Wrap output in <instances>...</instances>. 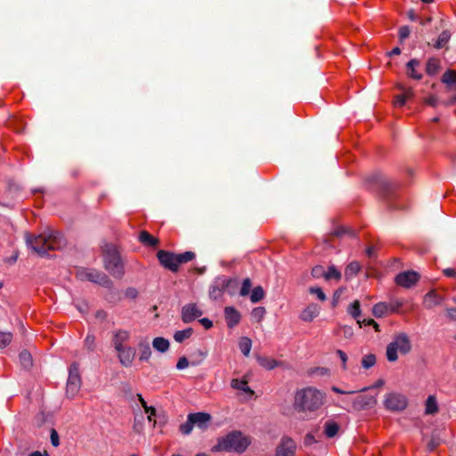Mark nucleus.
Returning <instances> with one entry per match:
<instances>
[{"mask_svg": "<svg viewBox=\"0 0 456 456\" xmlns=\"http://www.w3.org/2000/svg\"><path fill=\"white\" fill-rule=\"evenodd\" d=\"M81 387V379L79 374V367L77 362H73L69 370V378L66 386V394L69 397L73 398L79 392Z\"/></svg>", "mask_w": 456, "mask_h": 456, "instance_id": "6e6552de", "label": "nucleus"}, {"mask_svg": "<svg viewBox=\"0 0 456 456\" xmlns=\"http://www.w3.org/2000/svg\"><path fill=\"white\" fill-rule=\"evenodd\" d=\"M384 406L390 411H402L406 409L408 400L405 395L399 393H388L385 395Z\"/></svg>", "mask_w": 456, "mask_h": 456, "instance_id": "9d476101", "label": "nucleus"}, {"mask_svg": "<svg viewBox=\"0 0 456 456\" xmlns=\"http://www.w3.org/2000/svg\"><path fill=\"white\" fill-rule=\"evenodd\" d=\"M325 401V395L317 388L309 387L296 392L294 408L297 411H315Z\"/></svg>", "mask_w": 456, "mask_h": 456, "instance_id": "f03ea898", "label": "nucleus"}, {"mask_svg": "<svg viewBox=\"0 0 456 456\" xmlns=\"http://www.w3.org/2000/svg\"><path fill=\"white\" fill-rule=\"evenodd\" d=\"M405 102H406L405 96L403 94H399V95L395 96V101H394V104L398 107L403 106L405 104Z\"/></svg>", "mask_w": 456, "mask_h": 456, "instance_id": "680f3d73", "label": "nucleus"}, {"mask_svg": "<svg viewBox=\"0 0 456 456\" xmlns=\"http://www.w3.org/2000/svg\"><path fill=\"white\" fill-rule=\"evenodd\" d=\"M411 30L408 26L401 27L399 29V37L400 40L403 41L406 39L410 36Z\"/></svg>", "mask_w": 456, "mask_h": 456, "instance_id": "6e6d98bb", "label": "nucleus"}, {"mask_svg": "<svg viewBox=\"0 0 456 456\" xmlns=\"http://www.w3.org/2000/svg\"><path fill=\"white\" fill-rule=\"evenodd\" d=\"M251 287H252L251 280L249 278L244 279L242 281V284H241L240 290V295L241 297L248 296L249 294Z\"/></svg>", "mask_w": 456, "mask_h": 456, "instance_id": "a18cd8bd", "label": "nucleus"}, {"mask_svg": "<svg viewBox=\"0 0 456 456\" xmlns=\"http://www.w3.org/2000/svg\"><path fill=\"white\" fill-rule=\"evenodd\" d=\"M50 439H51L52 444L54 447L59 446V444H60L59 435H58L57 431L53 428L51 430Z\"/></svg>", "mask_w": 456, "mask_h": 456, "instance_id": "4d7b16f0", "label": "nucleus"}, {"mask_svg": "<svg viewBox=\"0 0 456 456\" xmlns=\"http://www.w3.org/2000/svg\"><path fill=\"white\" fill-rule=\"evenodd\" d=\"M239 347H240L241 353L245 356H248L249 353H250V350H251V347H252V341H251V339L249 338H248V337L240 338V339L239 341Z\"/></svg>", "mask_w": 456, "mask_h": 456, "instance_id": "f704fd0d", "label": "nucleus"}, {"mask_svg": "<svg viewBox=\"0 0 456 456\" xmlns=\"http://www.w3.org/2000/svg\"><path fill=\"white\" fill-rule=\"evenodd\" d=\"M194 427L193 422L190 419V414L187 416V421L183 423L179 427V430L183 435H189L192 431Z\"/></svg>", "mask_w": 456, "mask_h": 456, "instance_id": "c03bdc74", "label": "nucleus"}, {"mask_svg": "<svg viewBox=\"0 0 456 456\" xmlns=\"http://www.w3.org/2000/svg\"><path fill=\"white\" fill-rule=\"evenodd\" d=\"M224 316L227 326L229 328H233L237 324H239L241 315L234 307L227 306L224 308Z\"/></svg>", "mask_w": 456, "mask_h": 456, "instance_id": "a211bd4d", "label": "nucleus"}, {"mask_svg": "<svg viewBox=\"0 0 456 456\" xmlns=\"http://www.w3.org/2000/svg\"><path fill=\"white\" fill-rule=\"evenodd\" d=\"M320 313V306L316 304H310L301 313L300 318L304 322H312Z\"/></svg>", "mask_w": 456, "mask_h": 456, "instance_id": "aec40b11", "label": "nucleus"}, {"mask_svg": "<svg viewBox=\"0 0 456 456\" xmlns=\"http://www.w3.org/2000/svg\"><path fill=\"white\" fill-rule=\"evenodd\" d=\"M296 443L289 437H283L276 448V456H295Z\"/></svg>", "mask_w": 456, "mask_h": 456, "instance_id": "2eb2a0df", "label": "nucleus"}, {"mask_svg": "<svg viewBox=\"0 0 456 456\" xmlns=\"http://www.w3.org/2000/svg\"><path fill=\"white\" fill-rule=\"evenodd\" d=\"M265 314V308L263 306L256 307L252 310V318L257 322H261Z\"/></svg>", "mask_w": 456, "mask_h": 456, "instance_id": "49530a36", "label": "nucleus"}, {"mask_svg": "<svg viewBox=\"0 0 456 456\" xmlns=\"http://www.w3.org/2000/svg\"><path fill=\"white\" fill-rule=\"evenodd\" d=\"M202 311L196 304L191 303L183 305L181 311V317L184 323H189L202 315Z\"/></svg>", "mask_w": 456, "mask_h": 456, "instance_id": "4468645a", "label": "nucleus"}, {"mask_svg": "<svg viewBox=\"0 0 456 456\" xmlns=\"http://www.w3.org/2000/svg\"><path fill=\"white\" fill-rule=\"evenodd\" d=\"M440 68V61L436 58L428 59L426 65V72L430 75H436Z\"/></svg>", "mask_w": 456, "mask_h": 456, "instance_id": "7c9ffc66", "label": "nucleus"}, {"mask_svg": "<svg viewBox=\"0 0 456 456\" xmlns=\"http://www.w3.org/2000/svg\"><path fill=\"white\" fill-rule=\"evenodd\" d=\"M425 103L431 106V107H436L437 104L439 103V100L436 96L435 95H430L428 97H427L425 100H424Z\"/></svg>", "mask_w": 456, "mask_h": 456, "instance_id": "13d9d810", "label": "nucleus"}, {"mask_svg": "<svg viewBox=\"0 0 456 456\" xmlns=\"http://www.w3.org/2000/svg\"><path fill=\"white\" fill-rule=\"evenodd\" d=\"M411 349L409 337L406 333L401 332L395 336L394 340L387 346V358L389 362H395L398 359L397 353L408 354Z\"/></svg>", "mask_w": 456, "mask_h": 456, "instance_id": "39448f33", "label": "nucleus"}, {"mask_svg": "<svg viewBox=\"0 0 456 456\" xmlns=\"http://www.w3.org/2000/svg\"><path fill=\"white\" fill-rule=\"evenodd\" d=\"M190 419L197 428L206 429L211 420V416L206 412H195L190 413Z\"/></svg>", "mask_w": 456, "mask_h": 456, "instance_id": "f3484780", "label": "nucleus"}, {"mask_svg": "<svg viewBox=\"0 0 456 456\" xmlns=\"http://www.w3.org/2000/svg\"><path fill=\"white\" fill-rule=\"evenodd\" d=\"M316 439L314 438V436L312 435V434H307L305 436V440H304V444L305 446H309V445H312L313 444L316 443Z\"/></svg>", "mask_w": 456, "mask_h": 456, "instance_id": "0e129e2a", "label": "nucleus"}, {"mask_svg": "<svg viewBox=\"0 0 456 456\" xmlns=\"http://www.w3.org/2000/svg\"><path fill=\"white\" fill-rule=\"evenodd\" d=\"M26 243L40 256L47 255L50 250H60L66 246V240L57 231L48 230L39 235L26 234Z\"/></svg>", "mask_w": 456, "mask_h": 456, "instance_id": "f257e3e1", "label": "nucleus"}, {"mask_svg": "<svg viewBox=\"0 0 456 456\" xmlns=\"http://www.w3.org/2000/svg\"><path fill=\"white\" fill-rule=\"evenodd\" d=\"M372 314L375 317H382L389 314L387 303L380 302L374 305L372 308Z\"/></svg>", "mask_w": 456, "mask_h": 456, "instance_id": "c756f323", "label": "nucleus"}, {"mask_svg": "<svg viewBox=\"0 0 456 456\" xmlns=\"http://www.w3.org/2000/svg\"><path fill=\"white\" fill-rule=\"evenodd\" d=\"M400 88L402 89L403 91V95L405 96V100L407 101L408 99H411L413 97L414 95V93H413V90L411 88H405V87H403V86H400Z\"/></svg>", "mask_w": 456, "mask_h": 456, "instance_id": "e2e57ef3", "label": "nucleus"}, {"mask_svg": "<svg viewBox=\"0 0 456 456\" xmlns=\"http://www.w3.org/2000/svg\"><path fill=\"white\" fill-rule=\"evenodd\" d=\"M443 273L447 277H450V278L456 277V270L454 268L444 269Z\"/></svg>", "mask_w": 456, "mask_h": 456, "instance_id": "69168bd1", "label": "nucleus"}, {"mask_svg": "<svg viewBox=\"0 0 456 456\" xmlns=\"http://www.w3.org/2000/svg\"><path fill=\"white\" fill-rule=\"evenodd\" d=\"M80 281H89L106 288L112 286L111 280L102 272L96 269L78 268L76 273Z\"/></svg>", "mask_w": 456, "mask_h": 456, "instance_id": "0eeeda50", "label": "nucleus"}, {"mask_svg": "<svg viewBox=\"0 0 456 456\" xmlns=\"http://www.w3.org/2000/svg\"><path fill=\"white\" fill-rule=\"evenodd\" d=\"M116 351L118 354V360L123 366L128 367L132 364L135 356L134 348L131 346H124Z\"/></svg>", "mask_w": 456, "mask_h": 456, "instance_id": "dca6fc26", "label": "nucleus"}, {"mask_svg": "<svg viewBox=\"0 0 456 456\" xmlns=\"http://www.w3.org/2000/svg\"><path fill=\"white\" fill-rule=\"evenodd\" d=\"M451 38V33L448 30H444L438 37L437 40L434 44L436 49H441L444 47Z\"/></svg>", "mask_w": 456, "mask_h": 456, "instance_id": "72a5a7b5", "label": "nucleus"}, {"mask_svg": "<svg viewBox=\"0 0 456 456\" xmlns=\"http://www.w3.org/2000/svg\"><path fill=\"white\" fill-rule=\"evenodd\" d=\"M140 360L147 361L151 357V351L148 342H141L139 344Z\"/></svg>", "mask_w": 456, "mask_h": 456, "instance_id": "ea45409f", "label": "nucleus"}, {"mask_svg": "<svg viewBox=\"0 0 456 456\" xmlns=\"http://www.w3.org/2000/svg\"><path fill=\"white\" fill-rule=\"evenodd\" d=\"M376 363V356L372 354L364 355L362 359V366L364 369H370Z\"/></svg>", "mask_w": 456, "mask_h": 456, "instance_id": "37998d69", "label": "nucleus"}, {"mask_svg": "<svg viewBox=\"0 0 456 456\" xmlns=\"http://www.w3.org/2000/svg\"><path fill=\"white\" fill-rule=\"evenodd\" d=\"M347 313L358 322L361 316V304L359 300L353 301L347 307Z\"/></svg>", "mask_w": 456, "mask_h": 456, "instance_id": "c85d7f7f", "label": "nucleus"}, {"mask_svg": "<svg viewBox=\"0 0 456 456\" xmlns=\"http://www.w3.org/2000/svg\"><path fill=\"white\" fill-rule=\"evenodd\" d=\"M403 301L400 299L392 300L388 305L389 314L399 313L400 308L403 305Z\"/></svg>", "mask_w": 456, "mask_h": 456, "instance_id": "de8ad7c7", "label": "nucleus"}, {"mask_svg": "<svg viewBox=\"0 0 456 456\" xmlns=\"http://www.w3.org/2000/svg\"><path fill=\"white\" fill-rule=\"evenodd\" d=\"M361 269V265L358 262H351L345 270V277L348 280L355 276Z\"/></svg>", "mask_w": 456, "mask_h": 456, "instance_id": "473e14b6", "label": "nucleus"}, {"mask_svg": "<svg viewBox=\"0 0 456 456\" xmlns=\"http://www.w3.org/2000/svg\"><path fill=\"white\" fill-rule=\"evenodd\" d=\"M139 240L142 244L147 247H155L159 244V240L146 231H142L140 232Z\"/></svg>", "mask_w": 456, "mask_h": 456, "instance_id": "b1692460", "label": "nucleus"}, {"mask_svg": "<svg viewBox=\"0 0 456 456\" xmlns=\"http://www.w3.org/2000/svg\"><path fill=\"white\" fill-rule=\"evenodd\" d=\"M443 300L444 297L441 295L432 290L426 294L424 305L428 309H432L433 307L441 305Z\"/></svg>", "mask_w": 456, "mask_h": 456, "instance_id": "412c9836", "label": "nucleus"}, {"mask_svg": "<svg viewBox=\"0 0 456 456\" xmlns=\"http://www.w3.org/2000/svg\"><path fill=\"white\" fill-rule=\"evenodd\" d=\"M249 439L243 436L240 431H232L226 436L218 440L216 445L213 447L214 452H243L249 445Z\"/></svg>", "mask_w": 456, "mask_h": 456, "instance_id": "20e7f679", "label": "nucleus"}, {"mask_svg": "<svg viewBox=\"0 0 456 456\" xmlns=\"http://www.w3.org/2000/svg\"><path fill=\"white\" fill-rule=\"evenodd\" d=\"M446 312L449 319H451L452 321H456V308H447Z\"/></svg>", "mask_w": 456, "mask_h": 456, "instance_id": "338daca9", "label": "nucleus"}, {"mask_svg": "<svg viewBox=\"0 0 456 456\" xmlns=\"http://www.w3.org/2000/svg\"><path fill=\"white\" fill-rule=\"evenodd\" d=\"M378 186L382 191L384 197L387 202V205L390 208H398L396 205L394 204V200L397 197L395 194V190L398 187V184L394 181H391L386 177L380 176L378 180Z\"/></svg>", "mask_w": 456, "mask_h": 456, "instance_id": "1a4fd4ad", "label": "nucleus"}, {"mask_svg": "<svg viewBox=\"0 0 456 456\" xmlns=\"http://www.w3.org/2000/svg\"><path fill=\"white\" fill-rule=\"evenodd\" d=\"M12 335L10 332H0V346L4 347L12 341Z\"/></svg>", "mask_w": 456, "mask_h": 456, "instance_id": "3c124183", "label": "nucleus"}, {"mask_svg": "<svg viewBox=\"0 0 456 456\" xmlns=\"http://www.w3.org/2000/svg\"><path fill=\"white\" fill-rule=\"evenodd\" d=\"M312 276L315 279L324 278L325 279V269L322 265H316L312 269Z\"/></svg>", "mask_w": 456, "mask_h": 456, "instance_id": "09e8293b", "label": "nucleus"}, {"mask_svg": "<svg viewBox=\"0 0 456 456\" xmlns=\"http://www.w3.org/2000/svg\"><path fill=\"white\" fill-rule=\"evenodd\" d=\"M130 338V333L125 330H118L114 331L112 344L115 350H119L124 347V343L128 341Z\"/></svg>", "mask_w": 456, "mask_h": 456, "instance_id": "6ab92c4d", "label": "nucleus"}, {"mask_svg": "<svg viewBox=\"0 0 456 456\" xmlns=\"http://www.w3.org/2000/svg\"><path fill=\"white\" fill-rule=\"evenodd\" d=\"M157 257L160 265L166 269H168L173 273H176L178 271L176 254L167 250H159L157 253Z\"/></svg>", "mask_w": 456, "mask_h": 456, "instance_id": "f8f14e48", "label": "nucleus"}, {"mask_svg": "<svg viewBox=\"0 0 456 456\" xmlns=\"http://www.w3.org/2000/svg\"><path fill=\"white\" fill-rule=\"evenodd\" d=\"M420 66V61L417 59H411L406 64V73L407 75L416 80H419L422 78V73L417 70V68Z\"/></svg>", "mask_w": 456, "mask_h": 456, "instance_id": "5701e85b", "label": "nucleus"}, {"mask_svg": "<svg viewBox=\"0 0 456 456\" xmlns=\"http://www.w3.org/2000/svg\"><path fill=\"white\" fill-rule=\"evenodd\" d=\"M192 332H193V330L191 328H187L183 330H178L175 333L174 338L176 342L182 343L186 338H189L192 335Z\"/></svg>", "mask_w": 456, "mask_h": 456, "instance_id": "a19ab883", "label": "nucleus"}, {"mask_svg": "<svg viewBox=\"0 0 456 456\" xmlns=\"http://www.w3.org/2000/svg\"><path fill=\"white\" fill-rule=\"evenodd\" d=\"M138 396V400L139 402L141 403L142 406L143 407L144 411L146 413H149L148 415V420L149 421H151L152 420V417L155 416L156 414V410L154 407L152 406H148L147 405V403L145 402V400L143 399V397L142 396V395L138 394L137 395Z\"/></svg>", "mask_w": 456, "mask_h": 456, "instance_id": "79ce46f5", "label": "nucleus"}, {"mask_svg": "<svg viewBox=\"0 0 456 456\" xmlns=\"http://www.w3.org/2000/svg\"><path fill=\"white\" fill-rule=\"evenodd\" d=\"M231 386L232 388L241 390L247 394H254L253 390H251L248 386V381L246 379H232Z\"/></svg>", "mask_w": 456, "mask_h": 456, "instance_id": "bb28decb", "label": "nucleus"}, {"mask_svg": "<svg viewBox=\"0 0 456 456\" xmlns=\"http://www.w3.org/2000/svg\"><path fill=\"white\" fill-rule=\"evenodd\" d=\"M189 366V361L186 357L183 356L181 358H179L177 363H176V368L178 370H183L185 368H187Z\"/></svg>", "mask_w": 456, "mask_h": 456, "instance_id": "bf43d9fd", "label": "nucleus"}, {"mask_svg": "<svg viewBox=\"0 0 456 456\" xmlns=\"http://www.w3.org/2000/svg\"><path fill=\"white\" fill-rule=\"evenodd\" d=\"M133 428L134 432L140 434L142 431L143 428V416L141 415L139 418H134Z\"/></svg>", "mask_w": 456, "mask_h": 456, "instance_id": "603ef678", "label": "nucleus"}, {"mask_svg": "<svg viewBox=\"0 0 456 456\" xmlns=\"http://www.w3.org/2000/svg\"><path fill=\"white\" fill-rule=\"evenodd\" d=\"M344 403L343 408L347 411H361L367 409H371L377 404L376 395H360L354 397L352 401L346 399L342 400Z\"/></svg>", "mask_w": 456, "mask_h": 456, "instance_id": "423d86ee", "label": "nucleus"}, {"mask_svg": "<svg viewBox=\"0 0 456 456\" xmlns=\"http://www.w3.org/2000/svg\"><path fill=\"white\" fill-rule=\"evenodd\" d=\"M347 233L350 234L351 236L354 235V232L353 230H351L350 228H346V227H339L334 231V235H336L338 237H341Z\"/></svg>", "mask_w": 456, "mask_h": 456, "instance_id": "5fc2aeb1", "label": "nucleus"}, {"mask_svg": "<svg viewBox=\"0 0 456 456\" xmlns=\"http://www.w3.org/2000/svg\"><path fill=\"white\" fill-rule=\"evenodd\" d=\"M103 266L113 277L122 278L125 266L120 253L114 244H105L102 247Z\"/></svg>", "mask_w": 456, "mask_h": 456, "instance_id": "7ed1b4c3", "label": "nucleus"}, {"mask_svg": "<svg viewBox=\"0 0 456 456\" xmlns=\"http://www.w3.org/2000/svg\"><path fill=\"white\" fill-rule=\"evenodd\" d=\"M152 346L157 351L164 353L169 348V342L167 339L159 337L153 339Z\"/></svg>", "mask_w": 456, "mask_h": 456, "instance_id": "2f4dec72", "label": "nucleus"}, {"mask_svg": "<svg viewBox=\"0 0 456 456\" xmlns=\"http://www.w3.org/2000/svg\"><path fill=\"white\" fill-rule=\"evenodd\" d=\"M419 279L418 273L413 271L403 272L395 276V283L398 286L409 289L415 285Z\"/></svg>", "mask_w": 456, "mask_h": 456, "instance_id": "ddd939ff", "label": "nucleus"}, {"mask_svg": "<svg viewBox=\"0 0 456 456\" xmlns=\"http://www.w3.org/2000/svg\"><path fill=\"white\" fill-rule=\"evenodd\" d=\"M425 406V413L427 415H434L438 412L436 398L434 395H429L428 397Z\"/></svg>", "mask_w": 456, "mask_h": 456, "instance_id": "a878e982", "label": "nucleus"}, {"mask_svg": "<svg viewBox=\"0 0 456 456\" xmlns=\"http://www.w3.org/2000/svg\"><path fill=\"white\" fill-rule=\"evenodd\" d=\"M337 354L339 356V358L342 362V368L344 370H346V361H347L346 354L344 351L338 349V350H337Z\"/></svg>", "mask_w": 456, "mask_h": 456, "instance_id": "052dcab7", "label": "nucleus"}, {"mask_svg": "<svg viewBox=\"0 0 456 456\" xmlns=\"http://www.w3.org/2000/svg\"><path fill=\"white\" fill-rule=\"evenodd\" d=\"M339 429V426L333 420H328L324 423V434L327 437H334Z\"/></svg>", "mask_w": 456, "mask_h": 456, "instance_id": "cd10ccee", "label": "nucleus"}, {"mask_svg": "<svg viewBox=\"0 0 456 456\" xmlns=\"http://www.w3.org/2000/svg\"><path fill=\"white\" fill-rule=\"evenodd\" d=\"M235 282L236 281L232 279L217 278L209 288V297L215 300L220 298L224 290Z\"/></svg>", "mask_w": 456, "mask_h": 456, "instance_id": "9b49d317", "label": "nucleus"}, {"mask_svg": "<svg viewBox=\"0 0 456 456\" xmlns=\"http://www.w3.org/2000/svg\"><path fill=\"white\" fill-rule=\"evenodd\" d=\"M20 362L24 369H29L32 366V356L29 352L24 350L19 355Z\"/></svg>", "mask_w": 456, "mask_h": 456, "instance_id": "e433bc0d", "label": "nucleus"}, {"mask_svg": "<svg viewBox=\"0 0 456 456\" xmlns=\"http://www.w3.org/2000/svg\"><path fill=\"white\" fill-rule=\"evenodd\" d=\"M256 358L258 364L268 370H273L274 368L282 365L281 362L276 361L272 357L256 355Z\"/></svg>", "mask_w": 456, "mask_h": 456, "instance_id": "4be33fe9", "label": "nucleus"}, {"mask_svg": "<svg viewBox=\"0 0 456 456\" xmlns=\"http://www.w3.org/2000/svg\"><path fill=\"white\" fill-rule=\"evenodd\" d=\"M265 296V290L261 286H256L252 289L250 294V301L252 303H257L261 301Z\"/></svg>", "mask_w": 456, "mask_h": 456, "instance_id": "4c0bfd02", "label": "nucleus"}, {"mask_svg": "<svg viewBox=\"0 0 456 456\" xmlns=\"http://www.w3.org/2000/svg\"><path fill=\"white\" fill-rule=\"evenodd\" d=\"M196 255L192 251H185L181 254H176V262L177 265L186 264L190 261H192L195 258Z\"/></svg>", "mask_w": 456, "mask_h": 456, "instance_id": "c9c22d12", "label": "nucleus"}, {"mask_svg": "<svg viewBox=\"0 0 456 456\" xmlns=\"http://www.w3.org/2000/svg\"><path fill=\"white\" fill-rule=\"evenodd\" d=\"M309 292H310L311 294H314V295H316L317 298H318L320 301H322V302H323V301H325V300L327 299V297H326L325 293H324V292L322 291V289L321 288H319V287H311V288L309 289Z\"/></svg>", "mask_w": 456, "mask_h": 456, "instance_id": "8fccbe9b", "label": "nucleus"}, {"mask_svg": "<svg viewBox=\"0 0 456 456\" xmlns=\"http://www.w3.org/2000/svg\"><path fill=\"white\" fill-rule=\"evenodd\" d=\"M85 346L90 350L94 351L95 348V337L94 335L88 334L85 338Z\"/></svg>", "mask_w": 456, "mask_h": 456, "instance_id": "864d4df0", "label": "nucleus"}, {"mask_svg": "<svg viewBox=\"0 0 456 456\" xmlns=\"http://www.w3.org/2000/svg\"><path fill=\"white\" fill-rule=\"evenodd\" d=\"M442 82L446 84L452 90L456 91V71L447 70L442 77Z\"/></svg>", "mask_w": 456, "mask_h": 456, "instance_id": "393cba45", "label": "nucleus"}, {"mask_svg": "<svg viewBox=\"0 0 456 456\" xmlns=\"http://www.w3.org/2000/svg\"><path fill=\"white\" fill-rule=\"evenodd\" d=\"M341 273L338 271L334 265L329 266L328 270L325 271V280H335L337 281H340Z\"/></svg>", "mask_w": 456, "mask_h": 456, "instance_id": "58836bf2", "label": "nucleus"}, {"mask_svg": "<svg viewBox=\"0 0 456 456\" xmlns=\"http://www.w3.org/2000/svg\"><path fill=\"white\" fill-rule=\"evenodd\" d=\"M200 322L204 326L205 329L208 330L213 326L212 321L208 318H202L200 320Z\"/></svg>", "mask_w": 456, "mask_h": 456, "instance_id": "774afa93", "label": "nucleus"}]
</instances>
